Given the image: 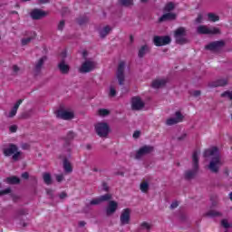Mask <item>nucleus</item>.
I'll return each mask as SVG.
<instances>
[{
	"label": "nucleus",
	"instance_id": "f257e3e1",
	"mask_svg": "<svg viewBox=\"0 0 232 232\" xmlns=\"http://www.w3.org/2000/svg\"><path fill=\"white\" fill-rule=\"evenodd\" d=\"M203 157L205 159H208V157H212L208 164V169L211 171V173H218V171H220V166H222L224 163H222V160H220V151L218 150V147H212L205 150L203 152Z\"/></svg>",
	"mask_w": 232,
	"mask_h": 232
},
{
	"label": "nucleus",
	"instance_id": "f03ea898",
	"mask_svg": "<svg viewBox=\"0 0 232 232\" xmlns=\"http://www.w3.org/2000/svg\"><path fill=\"white\" fill-rule=\"evenodd\" d=\"M198 152L195 150L192 154V169L185 171V180H193L198 174Z\"/></svg>",
	"mask_w": 232,
	"mask_h": 232
},
{
	"label": "nucleus",
	"instance_id": "7ed1b4c3",
	"mask_svg": "<svg viewBox=\"0 0 232 232\" xmlns=\"http://www.w3.org/2000/svg\"><path fill=\"white\" fill-rule=\"evenodd\" d=\"M26 215H28V210L24 208L17 209L14 215V220H19L18 224L20 227H23L24 229V227H28L29 219L28 218H24L26 217Z\"/></svg>",
	"mask_w": 232,
	"mask_h": 232
},
{
	"label": "nucleus",
	"instance_id": "20e7f679",
	"mask_svg": "<svg viewBox=\"0 0 232 232\" xmlns=\"http://www.w3.org/2000/svg\"><path fill=\"white\" fill-rule=\"evenodd\" d=\"M111 198H113V197L110 193L102 195L96 198H92L90 203L87 204L86 207L83 208V212L88 213V211L90 210V206H99L102 204V202H108V200H111Z\"/></svg>",
	"mask_w": 232,
	"mask_h": 232
},
{
	"label": "nucleus",
	"instance_id": "39448f33",
	"mask_svg": "<svg viewBox=\"0 0 232 232\" xmlns=\"http://www.w3.org/2000/svg\"><path fill=\"white\" fill-rule=\"evenodd\" d=\"M186 35H188V33L186 32V29L184 27H179L174 32V38L176 44H188L189 43V40L186 38Z\"/></svg>",
	"mask_w": 232,
	"mask_h": 232
},
{
	"label": "nucleus",
	"instance_id": "423d86ee",
	"mask_svg": "<svg viewBox=\"0 0 232 232\" xmlns=\"http://www.w3.org/2000/svg\"><path fill=\"white\" fill-rule=\"evenodd\" d=\"M94 130L97 133V136L101 137L102 139H108V135H110V132L111 131L110 125L106 122L97 123L94 127Z\"/></svg>",
	"mask_w": 232,
	"mask_h": 232
},
{
	"label": "nucleus",
	"instance_id": "0eeeda50",
	"mask_svg": "<svg viewBox=\"0 0 232 232\" xmlns=\"http://www.w3.org/2000/svg\"><path fill=\"white\" fill-rule=\"evenodd\" d=\"M153 151H155L154 146L143 145L136 151L134 159H136V160H140V159H142V157H146L147 155H151V153H153Z\"/></svg>",
	"mask_w": 232,
	"mask_h": 232
},
{
	"label": "nucleus",
	"instance_id": "6e6552de",
	"mask_svg": "<svg viewBox=\"0 0 232 232\" xmlns=\"http://www.w3.org/2000/svg\"><path fill=\"white\" fill-rule=\"evenodd\" d=\"M197 34H199V35H218L220 29L218 27L208 28L206 25H199L197 28Z\"/></svg>",
	"mask_w": 232,
	"mask_h": 232
},
{
	"label": "nucleus",
	"instance_id": "1a4fd4ad",
	"mask_svg": "<svg viewBox=\"0 0 232 232\" xmlns=\"http://www.w3.org/2000/svg\"><path fill=\"white\" fill-rule=\"evenodd\" d=\"M95 68H97V62L90 58L85 60V63L82 64L79 72L80 73H90V72H92V70H95Z\"/></svg>",
	"mask_w": 232,
	"mask_h": 232
},
{
	"label": "nucleus",
	"instance_id": "9d476101",
	"mask_svg": "<svg viewBox=\"0 0 232 232\" xmlns=\"http://www.w3.org/2000/svg\"><path fill=\"white\" fill-rule=\"evenodd\" d=\"M125 66L126 63L121 62L116 72V79L118 80L120 86H124V82L126 81V76L124 75Z\"/></svg>",
	"mask_w": 232,
	"mask_h": 232
},
{
	"label": "nucleus",
	"instance_id": "9b49d317",
	"mask_svg": "<svg viewBox=\"0 0 232 232\" xmlns=\"http://www.w3.org/2000/svg\"><path fill=\"white\" fill-rule=\"evenodd\" d=\"M155 46H166L171 44V36L169 35H156L153 37Z\"/></svg>",
	"mask_w": 232,
	"mask_h": 232
},
{
	"label": "nucleus",
	"instance_id": "f8f14e48",
	"mask_svg": "<svg viewBox=\"0 0 232 232\" xmlns=\"http://www.w3.org/2000/svg\"><path fill=\"white\" fill-rule=\"evenodd\" d=\"M224 46H226V42L224 40H219L207 44L205 50H209V52H219Z\"/></svg>",
	"mask_w": 232,
	"mask_h": 232
},
{
	"label": "nucleus",
	"instance_id": "ddd939ff",
	"mask_svg": "<svg viewBox=\"0 0 232 232\" xmlns=\"http://www.w3.org/2000/svg\"><path fill=\"white\" fill-rule=\"evenodd\" d=\"M117 209H119V203L115 200H108V205L105 208V213L107 217H111V215H115Z\"/></svg>",
	"mask_w": 232,
	"mask_h": 232
},
{
	"label": "nucleus",
	"instance_id": "4468645a",
	"mask_svg": "<svg viewBox=\"0 0 232 232\" xmlns=\"http://www.w3.org/2000/svg\"><path fill=\"white\" fill-rule=\"evenodd\" d=\"M30 15L34 21H41V19H44L48 15V12L36 8L32 10Z\"/></svg>",
	"mask_w": 232,
	"mask_h": 232
},
{
	"label": "nucleus",
	"instance_id": "2eb2a0df",
	"mask_svg": "<svg viewBox=\"0 0 232 232\" xmlns=\"http://www.w3.org/2000/svg\"><path fill=\"white\" fill-rule=\"evenodd\" d=\"M19 147L14 143H9L5 145L2 151L5 155V157H12L15 151H18Z\"/></svg>",
	"mask_w": 232,
	"mask_h": 232
},
{
	"label": "nucleus",
	"instance_id": "dca6fc26",
	"mask_svg": "<svg viewBox=\"0 0 232 232\" xmlns=\"http://www.w3.org/2000/svg\"><path fill=\"white\" fill-rule=\"evenodd\" d=\"M56 117L57 119H63V121H72V119L75 117V114H73L72 111L58 110L56 111Z\"/></svg>",
	"mask_w": 232,
	"mask_h": 232
},
{
	"label": "nucleus",
	"instance_id": "f3484780",
	"mask_svg": "<svg viewBox=\"0 0 232 232\" xmlns=\"http://www.w3.org/2000/svg\"><path fill=\"white\" fill-rule=\"evenodd\" d=\"M145 103L140 100V97H133L131 101V109L139 111L144 108Z\"/></svg>",
	"mask_w": 232,
	"mask_h": 232
},
{
	"label": "nucleus",
	"instance_id": "a211bd4d",
	"mask_svg": "<svg viewBox=\"0 0 232 232\" xmlns=\"http://www.w3.org/2000/svg\"><path fill=\"white\" fill-rule=\"evenodd\" d=\"M169 21H177L175 13H165L158 19V23H168Z\"/></svg>",
	"mask_w": 232,
	"mask_h": 232
},
{
	"label": "nucleus",
	"instance_id": "6ab92c4d",
	"mask_svg": "<svg viewBox=\"0 0 232 232\" xmlns=\"http://www.w3.org/2000/svg\"><path fill=\"white\" fill-rule=\"evenodd\" d=\"M130 213L131 210L130 208H124L122 210L120 218L121 226H126V224H130Z\"/></svg>",
	"mask_w": 232,
	"mask_h": 232
},
{
	"label": "nucleus",
	"instance_id": "aec40b11",
	"mask_svg": "<svg viewBox=\"0 0 232 232\" xmlns=\"http://www.w3.org/2000/svg\"><path fill=\"white\" fill-rule=\"evenodd\" d=\"M227 84H228L227 79H218L214 82H210L208 83V88L224 87V86H227Z\"/></svg>",
	"mask_w": 232,
	"mask_h": 232
},
{
	"label": "nucleus",
	"instance_id": "412c9836",
	"mask_svg": "<svg viewBox=\"0 0 232 232\" xmlns=\"http://www.w3.org/2000/svg\"><path fill=\"white\" fill-rule=\"evenodd\" d=\"M58 69L63 75H68L70 73V65L66 63L64 59L58 63Z\"/></svg>",
	"mask_w": 232,
	"mask_h": 232
},
{
	"label": "nucleus",
	"instance_id": "4be33fe9",
	"mask_svg": "<svg viewBox=\"0 0 232 232\" xmlns=\"http://www.w3.org/2000/svg\"><path fill=\"white\" fill-rule=\"evenodd\" d=\"M48 59L46 56H43L38 60V63L34 65V73L35 75H38L41 73V70H43V66L44 65V61Z\"/></svg>",
	"mask_w": 232,
	"mask_h": 232
},
{
	"label": "nucleus",
	"instance_id": "5701e85b",
	"mask_svg": "<svg viewBox=\"0 0 232 232\" xmlns=\"http://www.w3.org/2000/svg\"><path fill=\"white\" fill-rule=\"evenodd\" d=\"M168 84V81L165 79H158L152 82L151 87L155 90H159L160 88H164Z\"/></svg>",
	"mask_w": 232,
	"mask_h": 232
},
{
	"label": "nucleus",
	"instance_id": "b1692460",
	"mask_svg": "<svg viewBox=\"0 0 232 232\" xmlns=\"http://www.w3.org/2000/svg\"><path fill=\"white\" fill-rule=\"evenodd\" d=\"M21 104H23V100H18L14 106L12 108L11 111L8 113V115H6V117L8 119H14V115H17V110H19V106H21Z\"/></svg>",
	"mask_w": 232,
	"mask_h": 232
},
{
	"label": "nucleus",
	"instance_id": "393cba45",
	"mask_svg": "<svg viewBox=\"0 0 232 232\" xmlns=\"http://www.w3.org/2000/svg\"><path fill=\"white\" fill-rule=\"evenodd\" d=\"M176 5L173 2H168L163 7V14H173V10H175Z\"/></svg>",
	"mask_w": 232,
	"mask_h": 232
},
{
	"label": "nucleus",
	"instance_id": "a878e982",
	"mask_svg": "<svg viewBox=\"0 0 232 232\" xmlns=\"http://www.w3.org/2000/svg\"><path fill=\"white\" fill-rule=\"evenodd\" d=\"M75 137H76L75 132H73V130H71L67 133L66 137L63 138V140L67 146H71L72 140H73Z\"/></svg>",
	"mask_w": 232,
	"mask_h": 232
},
{
	"label": "nucleus",
	"instance_id": "bb28decb",
	"mask_svg": "<svg viewBox=\"0 0 232 232\" xmlns=\"http://www.w3.org/2000/svg\"><path fill=\"white\" fill-rule=\"evenodd\" d=\"M63 169L65 173H72V171H73V168H72V163H70L66 156L63 158Z\"/></svg>",
	"mask_w": 232,
	"mask_h": 232
},
{
	"label": "nucleus",
	"instance_id": "cd10ccee",
	"mask_svg": "<svg viewBox=\"0 0 232 232\" xmlns=\"http://www.w3.org/2000/svg\"><path fill=\"white\" fill-rule=\"evenodd\" d=\"M149 52H150V46H148V44H144L139 49L138 57L140 59H142V57H144L146 53H149Z\"/></svg>",
	"mask_w": 232,
	"mask_h": 232
},
{
	"label": "nucleus",
	"instance_id": "c85d7f7f",
	"mask_svg": "<svg viewBox=\"0 0 232 232\" xmlns=\"http://www.w3.org/2000/svg\"><path fill=\"white\" fill-rule=\"evenodd\" d=\"M43 179L44 184L47 186H52V184H53V179H52V174H50V172H44L43 174Z\"/></svg>",
	"mask_w": 232,
	"mask_h": 232
},
{
	"label": "nucleus",
	"instance_id": "c756f323",
	"mask_svg": "<svg viewBox=\"0 0 232 232\" xmlns=\"http://www.w3.org/2000/svg\"><path fill=\"white\" fill-rule=\"evenodd\" d=\"M63 159L66 157L67 159L72 158V148H70V145H67L65 142L63 144Z\"/></svg>",
	"mask_w": 232,
	"mask_h": 232
},
{
	"label": "nucleus",
	"instance_id": "7c9ffc66",
	"mask_svg": "<svg viewBox=\"0 0 232 232\" xmlns=\"http://www.w3.org/2000/svg\"><path fill=\"white\" fill-rule=\"evenodd\" d=\"M203 217H208L210 218H215V217H222V213L217 211V210H209L207 213L203 215Z\"/></svg>",
	"mask_w": 232,
	"mask_h": 232
},
{
	"label": "nucleus",
	"instance_id": "2f4dec72",
	"mask_svg": "<svg viewBox=\"0 0 232 232\" xmlns=\"http://www.w3.org/2000/svg\"><path fill=\"white\" fill-rule=\"evenodd\" d=\"M110 32H111V27L110 25L104 26L102 30H100V37L104 39V37H106Z\"/></svg>",
	"mask_w": 232,
	"mask_h": 232
},
{
	"label": "nucleus",
	"instance_id": "473e14b6",
	"mask_svg": "<svg viewBox=\"0 0 232 232\" xmlns=\"http://www.w3.org/2000/svg\"><path fill=\"white\" fill-rule=\"evenodd\" d=\"M32 115H34V110L30 109L29 111L22 112L20 115V119H23V120L30 119Z\"/></svg>",
	"mask_w": 232,
	"mask_h": 232
},
{
	"label": "nucleus",
	"instance_id": "72a5a7b5",
	"mask_svg": "<svg viewBox=\"0 0 232 232\" xmlns=\"http://www.w3.org/2000/svg\"><path fill=\"white\" fill-rule=\"evenodd\" d=\"M7 184H20L21 179L16 176L9 177L6 179Z\"/></svg>",
	"mask_w": 232,
	"mask_h": 232
},
{
	"label": "nucleus",
	"instance_id": "f704fd0d",
	"mask_svg": "<svg viewBox=\"0 0 232 232\" xmlns=\"http://www.w3.org/2000/svg\"><path fill=\"white\" fill-rule=\"evenodd\" d=\"M208 21L211 23H217V21H220V16L217 15L215 13L208 14Z\"/></svg>",
	"mask_w": 232,
	"mask_h": 232
},
{
	"label": "nucleus",
	"instance_id": "c9c22d12",
	"mask_svg": "<svg viewBox=\"0 0 232 232\" xmlns=\"http://www.w3.org/2000/svg\"><path fill=\"white\" fill-rule=\"evenodd\" d=\"M140 189L142 193H148L150 190V183H148V181L140 183Z\"/></svg>",
	"mask_w": 232,
	"mask_h": 232
},
{
	"label": "nucleus",
	"instance_id": "e433bc0d",
	"mask_svg": "<svg viewBox=\"0 0 232 232\" xmlns=\"http://www.w3.org/2000/svg\"><path fill=\"white\" fill-rule=\"evenodd\" d=\"M118 3L121 6H125L126 8L133 6V0H119Z\"/></svg>",
	"mask_w": 232,
	"mask_h": 232
},
{
	"label": "nucleus",
	"instance_id": "4c0bfd02",
	"mask_svg": "<svg viewBox=\"0 0 232 232\" xmlns=\"http://www.w3.org/2000/svg\"><path fill=\"white\" fill-rule=\"evenodd\" d=\"M23 155V152L16 150L13 156H12V160H14V162H18V160H21Z\"/></svg>",
	"mask_w": 232,
	"mask_h": 232
},
{
	"label": "nucleus",
	"instance_id": "58836bf2",
	"mask_svg": "<svg viewBox=\"0 0 232 232\" xmlns=\"http://www.w3.org/2000/svg\"><path fill=\"white\" fill-rule=\"evenodd\" d=\"M220 97H222V99H228V101H232V91L223 92Z\"/></svg>",
	"mask_w": 232,
	"mask_h": 232
},
{
	"label": "nucleus",
	"instance_id": "ea45409f",
	"mask_svg": "<svg viewBox=\"0 0 232 232\" xmlns=\"http://www.w3.org/2000/svg\"><path fill=\"white\" fill-rule=\"evenodd\" d=\"M90 19L88 18V16H82L77 19V23L78 24H80V26H82V24H86V23H88Z\"/></svg>",
	"mask_w": 232,
	"mask_h": 232
},
{
	"label": "nucleus",
	"instance_id": "a19ab883",
	"mask_svg": "<svg viewBox=\"0 0 232 232\" xmlns=\"http://www.w3.org/2000/svg\"><path fill=\"white\" fill-rule=\"evenodd\" d=\"M34 39H35V33H34V36L22 39V46H26V44H28L29 43H32Z\"/></svg>",
	"mask_w": 232,
	"mask_h": 232
},
{
	"label": "nucleus",
	"instance_id": "79ce46f5",
	"mask_svg": "<svg viewBox=\"0 0 232 232\" xmlns=\"http://www.w3.org/2000/svg\"><path fill=\"white\" fill-rule=\"evenodd\" d=\"M175 120L178 121V122H182V121H184V115H182V112H180L179 111L175 112Z\"/></svg>",
	"mask_w": 232,
	"mask_h": 232
},
{
	"label": "nucleus",
	"instance_id": "37998d69",
	"mask_svg": "<svg viewBox=\"0 0 232 232\" xmlns=\"http://www.w3.org/2000/svg\"><path fill=\"white\" fill-rule=\"evenodd\" d=\"M167 126H173L175 124H179V121H177L175 118H169L166 121Z\"/></svg>",
	"mask_w": 232,
	"mask_h": 232
},
{
	"label": "nucleus",
	"instance_id": "c03bdc74",
	"mask_svg": "<svg viewBox=\"0 0 232 232\" xmlns=\"http://www.w3.org/2000/svg\"><path fill=\"white\" fill-rule=\"evenodd\" d=\"M110 114V111H108V109H100L99 110V115H101L102 117H106Z\"/></svg>",
	"mask_w": 232,
	"mask_h": 232
},
{
	"label": "nucleus",
	"instance_id": "a18cd8bd",
	"mask_svg": "<svg viewBox=\"0 0 232 232\" xmlns=\"http://www.w3.org/2000/svg\"><path fill=\"white\" fill-rule=\"evenodd\" d=\"M117 95V91L115 90V87H113L112 85L110 86V93L109 96L110 97H116Z\"/></svg>",
	"mask_w": 232,
	"mask_h": 232
},
{
	"label": "nucleus",
	"instance_id": "49530a36",
	"mask_svg": "<svg viewBox=\"0 0 232 232\" xmlns=\"http://www.w3.org/2000/svg\"><path fill=\"white\" fill-rule=\"evenodd\" d=\"M46 194L48 195L49 198H51V200H53V198H55V196L53 195V190L52 188H46Z\"/></svg>",
	"mask_w": 232,
	"mask_h": 232
},
{
	"label": "nucleus",
	"instance_id": "de8ad7c7",
	"mask_svg": "<svg viewBox=\"0 0 232 232\" xmlns=\"http://www.w3.org/2000/svg\"><path fill=\"white\" fill-rule=\"evenodd\" d=\"M65 24H66V22H64V20L60 21L57 26V30H59L60 32H63V30H64Z\"/></svg>",
	"mask_w": 232,
	"mask_h": 232
},
{
	"label": "nucleus",
	"instance_id": "09e8293b",
	"mask_svg": "<svg viewBox=\"0 0 232 232\" xmlns=\"http://www.w3.org/2000/svg\"><path fill=\"white\" fill-rule=\"evenodd\" d=\"M9 193H12V188H7L4 190H0V197H4V195H8Z\"/></svg>",
	"mask_w": 232,
	"mask_h": 232
},
{
	"label": "nucleus",
	"instance_id": "8fccbe9b",
	"mask_svg": "<svg viewBox=\"0 0 232 232\" xmlns=\"http://www.w3.org/2000/svg\"><path fill=\"white\" fill-rule=\"evenodd\" d=\"M221 226L225 227V229H227L230 227L229 222H227V219L221 220Z\"/></svg>",
	"mask_w": 232,
	"mask_h": 232
},
{
	"label": "nucleus",
	"instance_id": "3c124183",
	"mask_svg": "<svg viewBox=\"0 0 232 232\" xmlns=\"http://www.w3.org/2000/svg\"><path fill=\"white\" fill-rule=\"evenodd\" d=\"M58 197H59L60 200H64V198H68V194L66 192L63 191L60 194H58Z\"/></svg>",
	"mask_w": 232,
	"mask_h": 232
},
{
	"label": "nucleus",
	"instance_id": "603ef678",
	"mask_svg": "<svg viewBox=\"0 0 232 232\" xmlns=\"http://www.w3.org/2000/svg\"><path fill=\"white\" fill-rule=\"evenodd\" d=\"M56 181L57 182H63V180H64V175L63 174H57L55 176Z\"/></svg>",
	"mask_w": 232,
	"mask_h": 232
},
{
	"label": "nucleus",
	"instance_id": "864d4df0",
	"mask_svg": "<svg viewBox=\"0 0 232 232\" xmlns=\"http://www.w3.org/2000/svg\"><path fill=\"white\" fill-rule=\"evenodd\" d=\"M102 187L103 191H106V192L110 191V187L108 186L107 182L103 181L102 184Z\"/></svg>",
	"mask_w": 232,
	"mask_h": 232
},
{
	"label": "nucleus",
	"instance_id": "5fc2aeb1",
	"mask_svg": "<svg viewBox=\"0 0 232 232\" xmlns=\"http://www.w3.org/2000/svg\"><path fill=\"white\" fill-rule=\"evenodd\" d=\"M141 227L147 229L148 231L151 229V227L150 226V224H148V222L141 223Z\"/></svg>",
	"mask_w": 232,
	"mask_h": 232
},
{
	"label": "nucleus",
	"instance_id": "6e6d98bb",
	"mask_svg": "<svg viewBox=\"0 0 232 232\" xmlns=\"http://www.w3.org/2000/svg\"><path fill=\"white\" fill-rule=\"evenodd\" d=\"M202 19H204V17L202 16V14H199L196 18L195 22L197 23V24H200V23H202Z\"/></svg>",
	"mask_w": 232,
	"mask_h": 232
},
{
	"label": "nucleus",
	"instance_id": "4d7b16f0",
	"mask_svg": "<svg viewBox=\"0 0 232 232\" xmlns=\"http://www.w3.org/2000/svg\"><path fill=\"white\" fill-rule=\"evenodd\" d=\"M11 133H15L17 131V125H12L9 127Z\"/></svg>",
	"mask_w": 232,
	"mask_h": 232
},
{
	"label": "nucleus",
	"instance_id": "13d9d810",
	"mask_svg": "<svg viewBox=\"0 0 232 232\" xmlns=\"http://www.w3.org/2000/svg\"><path fill=\"white\" fill-rule=\"evenodd\" d=\"M22 179H24V180H28V179H30V174L28 172L22 173Z\"/></svg>",
	"mask_w": 232,
	"mask_h": 232
},
{
	"label": "nucleus",
	"instance_id": "bf43d9fd",
	"mask_svg": "<svg viewBox=\"0 0 232 232\" xmlns=\"http://www.w3.org/2000/svg\"><path fill=\"white\" fill-rule=\"evenodd\" d=\"M176 208H179V202L178 201L172 202L171 205H170V209H175Z\"/></svg>",
	"mask_w": 232,
	"mask_h": 232
},
{
	"label": "nucleus",
	"instance_id": "052dcab7",
	"mask_svg": "<svg viewBox=\"0 0 232 232\" xmlns=\"http://www.w3.org/2000/svg\"><path fill=\"white\" fill-rule=\"evenodd\" d=\"M22 150H30V144L28 143H23L21 145Z\"/></svg>",
	"mask_w": 232,
	"mask_h": 232
},
{
	"label": "nucleus",
	"instance_id": "680f3d73",
	"mask_svg": "<svg viewBox=\"0 0 232 232\" xmlns=\"http://www.w3.org/2000/svg\"><path fill=\"white\" fill-rule=\"evenodd\" d=\"M139 137H140V130L134 131L133 139H139Z\"/></svg>",
	"mask_w": 232,
	"mask_h": 232
},
{
	"label": "nucleus",
	"instance_id": "e2e57ef3",
	"mask_svg": "<svg viewBox=\"0 0 232 232\" xmlns=\"http://www.w3.org/2000/svg\"><path fill=\"white\" fill-rule=\"evenodd\" d=\"M186 137H188L187 133H183L181 136L178 137V140H185Z\"/></svg>",
	"mask_w": 232,
	"mask_h": 232
},
{
	"label": "nucleus",
	"instance_id": "0e129e2a",
	"mask_svg": "<svg viewBox=\"0 0 232 232\" xmlns=\"http://www.w3.org/2000/svg\"><path fill=\"white\" fill-rule=\"evenodd\" d=\"M86 226V221H79L78 222V227H84Z\"/></svg>",
	"mask_w": 232,
	"mask_h": 232
},
{
	"label": "nucleus",
	"instance_id": "69168bd1",
	"mask_svg": "<svg viewBox=\"0 0 232 232\" xmlns=\"http://www.w3.org/2000/svg\"><path fill=\"white\" fill-rule=\"evenodd\" d=\"M201 93L202 92L200 91H194L193 95L194 97H200Z\"/></svg>",
	"mask_w": 232,
	"mask_h": 232
},
{
	"label": "nucleus",
	"instance_id": "338daca9",
	"mask_svg": "<svg viewBox=\"0 0 232 232\" xmlns=\"http://www.w3.org/2000/svg\"><path fill=\"white\" fill-rule=\"evenodd\" d=\"M187 218H188V216H186V214H180V215H179V220L184 221V220H186Z\"/></svg>",
	"mask_w": 232,
	"mask_h": 232
},
{
	"label": "nucleus",
	"instance_id": "774afa93",
	"mask_svg": "<svg viewBox=\"0 0 232 232\" xmlns=\"http://www.w3.org/2000/svg\"><path fill=\"white\" fill-rule=\"evenodd\" d=\"M21 69L19 68V66L17 65H13V71L14 72V73H17V72H19Z\"/></svg>",
	"mask_w": 232,
	"mask_h": 232
}]
</instances>
